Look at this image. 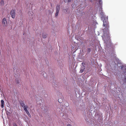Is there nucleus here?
<instances>
[{
  "label": "nucleus",
  "mask_w": 126,
  "mask_h": 126,
  "mask_svg": "<svg viewBox=\"0 0 126 126\" xmlns=\"http://www.w3.org/2000/svg\"><path fill=\"white\" fill-rule=\"evenodd\" d=\"M108 19V17H107L106 18H105V19H104L103 21V25L105 27V28L103 30L104 34L102 36V37L104 42H106L107 41H109V42H110V35L109 32V30L108 29L109 27V25Z\"/></svg>",
  "instance_id": "f257e3e1"
},
{
  "label": "nucleus",
  "mask_w": 126,
  "mask_h": 126,
  "mask_svg": "<svg viewBox=\"0 0 126 126\" xmlns=\"http://www.w3.org/2000/svg\"><path fill=\"white\" fill-rule=\"evenodd\" d=\"M19 103L21 105V106L23 108V109L25 110L26 113L30 117H31V115L27 109L28 108V106L27 105H25L23 101L22 100H20L19 101Z\"/></svg>",
  "instance_id": "f03ea898"
},
{
  "label": "nucleus",
  "mask_w": 126,
  "mask_h": 126,
  "mask_svg": "<svg viewBox=\"0 0 126 126\" xmlns=\"http://www.w3.org/2000/svg\"><path fill=\"white\" fill-rule=\"evenodd\" d=\"M60 5H57L56 7V12L55 14V16L57 17L58 14L59 10H60Z\"/></svg>",
  "instance_id": "7ed1b4c3"
},
{
  "label": "nucleus",
  "mask_w": 126,
  "mask_h": 126,
  "mask_svg": "<svg viewBox=\"0 0 126 126\" xmlns=\"http://www.w3.org/2000/svg\"><path fill=\"white\" fill-rule=\"evenodd\" d=\"M2 23V26L4 27H6L7 26V23L5 18L4 17L3 18Z\"/></svg>",
  "instance_id": "20e7f679"
},
{
  "label": "nucleus",
  "mask_w": 126,
  "mask_h": 126,
  "mask_svg": "<svg viewBox=\"0 0 126 126\" xmlns=\"http://www.w3.org/2000/svg\"><path fill=\"white\" fill-rule=\"evenodd\" d=\"M10 14L12 18H14L15 15V10L13 9L10 12Z\"/></svg>",
  "instance_id": "39448f33"
},
{
  "label": "nucleus",
  "mask_w": 126,
  "mask_h": 126,
  "mask_svg": "<svg viewBox=\"0 0 126 126\" xmlns=\"http://www.w3.org/2000/svg\"><path fill=\"white\" fill-rule=\"evenodd\" d=\"M1 101V108H3L4 107V101L3 100H2Z\"/></svg>",
  "instance_id": "423d86ee"
},
{
  "label": "nucleus",
  "mask_w": 126,
  "mask_h": 126,
  "mask_svg": "<svg viewBox=\"0 0 126 126\" xmlns=\"http://www.w3.org/2000/svg\"><path fill=\"white\" fill-rule=\"evenodd\" d=\"M85 69V68L83 67H81V69L80 71V73H82L84 71V70Z\"/></svg>",
  "instance_id": "0eeeda50"
},
{
  "label": "nucleus",
  "mask_w": 126,
  "mask_h": 126,
  "mask_svg": "<svg viewBox=\"0 0 126 126\" xmlns=\"http://www.w3.org/2000/svg\"><path fill=\"white\" fill-rule=\"evenodd\" d=\"M42 37L43 38H45L47 37V35L45 33H43Z\"/></svg>",
  "instance_id": "6e6552de"
},
{
  "label": "nucleus",
  "mask_w": 126,
  "mask_h": 126,
  "mask_svg": "<svg viewBox=\"0 0 126 126\" xmlns=\"http://www.w3.org/2000/svg\"><path fill=\"white\" fill-rule=\"evenodd\" d=\"M64 1L65 2H69L71 1V0H64Z\"/></svg>",
  "instance_id": "1a4fd4ad"
},
{
  "label": "nucleus",
  "mask_w": 126,
  "mask_h": 126,
  "mask_svg": "<svg viewBox=\"0 0 126 126\" xmlns=\"http://www.w3.org/2000/svg\"><path fill=\"white\" fill-rule=\"evenodd\" d=\"M81 64H82V65L83 66V67H84V68H85V66L84 65H85V63H84V62H83L82 63H81Z\"/></svg>",
  "instance_id": "9d476101"
},
{
  "label": "nucleus",
  "mask_w": 126,
  "mask_h": 126,
  "mask_svg": "<svg viewBox=\"0 0 126 126\" xmlns=\"http://www.w3.org/2000/svg\"><path fill=\"white\" fill-rule=\"evenodd\" d=\"M4 3V1L3 0H1L0 1V3L1 5H3Z\"/></svg>",
  "instance_id": "9b49d317"
},
{
  "label": "nucleus",
  "mask_w": 126,
  "mask_h": 126,
  "mask_svg": "<svg viewBox=\"0 0 126 126\" xmlns=\"http://www.w3.org/2000/svg\"><path fill=\"white\" fill-rule=\"evenodd\" d=\"M63 12H67V10L66 9H64L63 10Z\"/></svg>",
  "instance_id": "f8f14e48"
},
{
  "label": "nucleus",
  "mask_w": 126,
  "mask_h": 126,
  "mask_svg": "<svg viewBox=\"0 0 126 126\" xmlns=\"http://www.w3.org/2000/svg\"><path fill=\"white\" fill-rule=\"evenodd\" d=\"M91 51V49L90 48H88L87 49V51L88 52H90Z\"/></svg>",
  "instance_id": "ddd939ff"
},
{
  "label": "nucleus",
  "mask_w": 126,
  "mask_h": 126,
  "mask_svg": "<svg viewBox=\"0 0 126 126\" xmlns=\"http://www.w3.org/2000/svg\"><path fill=\"white\" fill-rule=\"evenodd\" d=\"M47 74L46 73L43 74V76L44 77L46 78L47 77Z\"/></svg>",
  "instance_id": "4468645a"
},
{
  "label": "nucleus",
  "mask_w": 126,
  "mask_h": 126,
  "mask_svg": "<svg viewBox=\"0 0 126 126\" xmlns=\"http://www.w3.org/2000/svg\"><path fill=\"white\" fill-rule=\"evenodd\" d=\"M61 100V99H58V102L60 103H62V101Z\"/></svg>",
  "instance_id": "2eb2a0df"
},
{
  "label": "nucleus",
  "mask_w": 126,
  "mask_h": 126,
  "mask_svg": "<svg viewBox=\"0 0 126 126\" xmlns=\"http://www.w3.org/2000/svg\"><path fill=\"white\" fill-rule=\"evenodd\" d=\"M13 126H17V125L15 123H14L13 124Z\"/></svg>",
  "instance_id": "dca6fc26"
},
{
  "label": "nucleus",
  "mask_w": 126,
  "mask_h": 126,
  "mask_svg": "<svg viewBox=\"0 0 126 126\" xmlns=\"http://www.w3.org/2000/svg\"><path fill=\"white\" fill-rule=\"evenodd\" d=\"M67 126H72L70 124H68L67 125Z\"/></svg>",
  "instance_id": "f3484780"
},
{
  "label": "nucleus",
  "mask_w": 126,
  "mask_h": 126,
  "mask_svg": "<svg viewBox=\"0 0 126 126\" xmlns=\"http://www.w3.org/2000/svg\"><path fill=\"white\" fill-rule=\"evenodd\" d=\"M124 80H125V82L126 83V78H125Z\"/></svg>",
  "instance_id": "a211bd4d"
},
{
  "label": "nucleus",
  "mask_w": 126,
  "mask_h": 126,
  "mask_svg": "<svg viewBox=\"0 0 126 126\" xmlns=\"http://www.w3.org/2000/svg\"><path fill=\"white\" fill-rule=\"evenodd\" d=\"M49 13H51V12L50 11H49Z\"/></svg>",
  "instance_id": "6ab92c4d"
},
{
  "label": "nucleus",
  "mask_w": 126,
  "mask_h": 126,
  "mask_svg": "<svg viewBox=\"0 0 126 126\" xmlns=\"http://www.w3.org/2000/svg\"><path fill=\"white\" fill-rule=\"evenodd\" d=\"M123 67V66H121V68H122Z\"/></svg>",
  "instance_id": "aec40b11"
}]
</instances>
